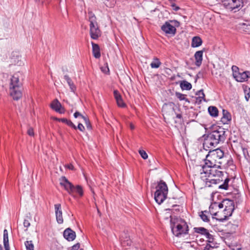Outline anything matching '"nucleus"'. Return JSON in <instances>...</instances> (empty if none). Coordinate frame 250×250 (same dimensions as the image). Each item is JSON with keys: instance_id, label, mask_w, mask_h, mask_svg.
I'll return each mask as SVG.
<instances>
[{"instance_id": "37", "label": "nucleus", "mask_w": 250, "mask_h": 250, "mask_svg": "<svg viewBox=\"0 0 250 250\" xmlns=\"http://www.w3.org/2000/svg\"><path fill=\"white\" fill-rule=\"evenodd\" d=\"M63 234H76V232L68 228L64 230Z\"/></svg>"}, {"instance_id": "44", "label": "nucleus", "mask_w": 250, "mask_h": 250, "mask_svg": "<svg viewBox=\"0 0 250 250\" xmlns=\"http://www.w3.org/2000/svg\"><path fill=\"white\" fill-rule=\"evenodd\" d=\"M80 245L79 243H77L72 247V250H83L82 249H80Z\"/></svg>"}, {"instance_id": "30", "label": "nucleus", "mask_w": 250, "mask_h": 250, "mask_svg": "<svg viewBox=\"0 0 250 250\" xmlns=\"http://www.w3.org/2000/svg\"><path fill=\"white\" fill-rule=\"evenodd\" d=\"M32 220V218L29 214V215H27L24 219L23 221V225L25 228H27L30 225V221Z\"/></svg>"}, {"instance_id": "4", "label": "nucleus", "mask_w": 250, "mask_h": 250, "mask_svg": "<svg viewBox=\"0 0 250 250\" xmlns=\"http://www.w3.org/2000/svg\"><path fill=\"white\" fill-rule=\"evenodd\" d=\"M22 83L20 82L18 74H14L11 78L10 93L15 100H18L22 96Z\"/></svg>"}, {"instance_id": "10", "label": "nucleus", "mask_w": 250, "mask_h": 250, "mask_svg": "<svg viewBox=\"0 0 250 250\" xmlns=\"http://www.w3.org/2000/svg\"><path fill=\"white\" fill-rule=\"evenodd\" d=\"M231 69L233 72V76L237 82H245L250 77V72L249 71L239 72V68L235 65H233Z\"/></svg>"}, {"instance_id": "9", "label": "nucleus", "mask_w": 250, "mask_h": 250, "mask_svg": "<svg viewBox=\"0 0 250 250\" xmlns=\"http://www.w3.org/2000/svg\"><path fill=\"white\" fill-rule=\"evenodd\" d=\"M220 209L225 208L222 211L226 219L230 216L234 209V203L232 200L226 199L224 200L221 203L218 205Z\"/></svg>"}, {"instance_id": "26", "label": "nucleus", "mask_w": 250, "mask_h": 250, "mask_svg": "<svg viewBox=\"0 0 250 250\" xmlns=\"http://www.w3.org/2000/svg\"><path fill=\"white\" fill-rule=\"evenodd\" d=\"M181 87L183 90H190L192 88V85L190 83L187 82L183 81L180 84Z\"/></svg>"}, {"instance_id": "13", "label": "nucleus", "mask_w": 250, "mask_h": 250, "mask_svg": "<svg viewBox=\"0 0 250 250\" xmlns=\"http://www.w3.org/2000/svg\"><path fill=\"white\" fill-rule=\"evenodd\" d=\"M161 29L167 34L174 35L176 33V28L168 22H166L161 27Z\"/></svg>"}, {"instance_id": "61", "label": "nucleus", "mask_w": 250, "mask_h": 250, "mask_svg": "<svg viewBox=\"0 0 250 250\" xmlns=\"http://www.w3.org/2000/svg\"><path fill=\"white\" fill-rule=\"evenodd\" d=\"M102 71H104V69H103L102 68Z\"/></svg>"}, {"instance_id": "19", "label": "nucleus", "mask_w": 250, "mask_h": 250, "mask_svg": "<svg viewBox=\"0 0 250 250\" xmlns=\"http://www.w3.org/2000/svg\"><path fill=\"white\" fill-rule=\"evenodd\" d=\"M203 51L200 50L196 52L194 54L195 59V64L197 66H200L202 63L203 60Z\"/></svg>"}, {"instance_id": "33", "label": "nucleus", "mask_w": 250, "mask_h": 250, "mask_svg": "<svg viewBox=\"0 0 250 250\" xmlns=\"http://www.w3.org/2000/svg\"><path fill=\"white\" fill-rule=\"evenodd\" d=\"M207 214H208V212L205 211L201 212V214L200 215L201 219L203 220L204 222H208V219Z\"/></svg>"}, {"instance_id": "31", "label": "nucleus", "mask_w": 250, "mask_h": 250, "mask_svg": "<svg viewBox=\"0 0 250 250\" xmlns=\"http://www.w3.org/2000/svg\"><path fill=\"white\" fill-rule=\"evenodd\" d=\"M8 235H3V245L5 250H10Z\"/></svg>"}, {"instance_id": "3", "label": "nucleus", "mask_w": 250, "mask_h": 250, "mask_svg": "<svg viewBox=\"0 0 250 250\" xmlns=\"http://www.w3.org/2000/svg\"><path fill=\"white\" fill-rule=\"evenodd\" d=\"M225 133L223 128L212 131L205 139L203 143L204 147H215L219 143H223L226 138Z\"/></svg>"}, {"instance_id": "47", "label": "nucleus", "mask_w": 250, "mask_h": 250, "mask_svg": "<svg viewBox=\"0 0 250 250\" xmlns=\"http://www.w3.org/2000/svg\"><path fill=\"white\" fill-rule=\"evenodd\" d=\"M184 243L187 248H192L194 247V245H192L191 242H185Z\"/></svg>"}, {"instance_id": "15", "label": "nucleus", "mask_w": 250, "mask_h": 250, "mask_svg": "<svg viewBox=\"0 0 250 250\" xmlns=\"http://www.w3.org/2000/svg\"><path fill=\"white\" fill-rule=\"evenodd\" d=\"M206 240L208 242L209 247L211 248V250H213L214 248H217L218 245L219 244V242L215 241V238H214V235H204Z\"/></svg>"}, {"instance_id": "57", "label": "nucleus", "mask_w": 250, "mask_h": 250, "mask_svg": "<svg viewBox=\"0 0 250 250\" xmlns=\"http://www.w3.org/2000/svg\"><path fill=\"white\" fill-rule=\"evenodd\" d=\"M0 250H3L1 245H0Z\"/></svg>"}, {"instance_id": "27", "label": "nucleus", "mask_w": 250, "mask_h": 250, "mask_svg": "<svg viewBox=\"0 0 250 250\" xmlns=\"http://www.w3.org/2000/svg\"><path fill=\"white\" fill-rule=\"evenodd\" d=\"M196 95L198 96V97L197 98L196 100L197 101H199V102H201L202 100H203L204 101H206L205 97V94L203 92V90L201 89L196 93Z\"/></svg>"}, {"instance_id": "17", "label": "nucleus", "mask_w": 250, "mask_h": 250, "mask_svg": "<svg viewBox=\"0 0 250 250\" xmlns=\"http://www.w3.org/2000/svg\"><path fill=\"white\" fill-rule=\"evenodd\" d=\"M51 108L60 113L64 112V109L62 107L61 103L57 99L54 100L51 104Z\"/></svg>"}, {"instance_id": "8", "label": "nucleus", "mask_w": 250, "mask_h": 250, "mask_svg": "<svg viewBox=\"0 0 250 250\" xmlns=\"http://www.w3.org/2000/svg\"><path fill=\"white\" fill-rule=\"evenodd\" d=\"M89 21L90 22V37L94 40L97 39L101 35V31L96 21V17L92 12H88Z\"/></svg>"}, {"instance_id": "34", "label": "nucleus", "mask_w": 250, "mask_h": 250, "mask_svg": "<svg viewBox=\"0 0 250 250\" xmlns=\"http://www.w3.org/2000/svg\"><path fill=\"white\" fill-rule=\"evenodd\" d=\"M176 96L177 98H178L180 100H185L187 102H189V101L188 100V99L186 98V95H184L182 93H179V92H176L175 93Z\"/></svg>"}, {"instance_id": "50", "label": "nucleus", "mask_w": 250, "mask_h": 250, "mask_svg": "<svg viewBox=\"0 0 250 250\" xmlns=\"http://www.w3.org/2000/svg\"><path fill=\"white\" fill-rule=\"evenodd\" d=\"M129 127H130V129L132 130L134 129L135 128L134 125L132 123L130 124Z\"/></svg>"}, {"instance_id": "6", "label": "nucleus", "mask_w": 250, "mask_h": 250, "mask_svg": "<svg viewBox=\"0 0 250 250\" xmlns=\"http://www.w3.org/2000/svg\"><path fill=\"white\" fill-rule=\"evenodd\" d=\"M171 228L172 232H177L176 234H186L188 233V227L187 223L180 219L171 217Z\"/></svg>"}, {"instance_id": "58", "label": "nucleus", "mask_w": 250, "mask_h": 250, "mask_svg": "<svg viewBox=\"0 0 250 250\" xmlns=\"http://www.w3.org/2000/svg\"><path fill=\"white\" fill-rule=\"evenodd\" d=\"M36 2H39L40 0H34Z\"/></svg>"}, {"instance_id": "28", "label": "nucleus", "mask_w": 250, "mask_h": 250, "mask_svg": "<svg viewBox=\"0 0 250 250\" xmlns=\"http://www.w3.org/2000/svg\"><path fill=\"white\" fill-rule=\"evenodd\" d=\"M19 56L17 53H13L11 59L13 60V62L15 64L21 65V63L19 62Z\"/></svg>"}, {"instance_id": "24", "label": "nucleus", "mask_w": 250, "mask_h": 250, "mask_svg": "<svg viewBox=\"0 0 250 250\" xmlns=\"http://www.w3.org/2000/svg\"><path fill=\"white\" fill-rule=\"evenodd\" d=\"M209 114L212 117H216L218 114V109L215 106H211L208 108Z\"/></svg>"}, {"instance_id": "35", "label": "nucleus", "mask_w": 250, "mask_h": 250, "mask_svg": "<svg viewBox=\"0 0 250 250\" xmlns=\"http://www.w3.org/2000/svg\"><path fill=\"white\" fill-rule=\"evenodd\" d=\"M114 96L116 102L122 99L121 95L117 90L114 91Z\"/></svg>"}, {"instance_id": "60", "label": "nucleus", "mask_w": 250, "mask_h": 250, "mask_svg": "<svg viewBox=\"0 0 250 250\" xmlns=\"http://www.w3.org/2000/svg\"><path fill=\"white\" fill-rule=\"evenodd\" d=\"M123 243V244L124 245V246H125V241H124Z\"/></svg>"}, {"instance_id": "32", "label": "nucleus", "mask_w": 250, "mask_h": 250, "mask_svg": "<svg viewBox=\"0 0 250 250\" xmlns=\"http://www.w3.org/2000/svg\"><path fill=\"white\" fill-rule=\"evenodd\" d=\"M26 250H34V245L32 241H27L25 242Z\"/></svg>"}, {"instance_id": "14", "label": "nucleus", "mask_w": 250, "mask_h": 250, "mask_svg": "<svg viewBox=\"0 0 250 250\" xmlns=\"http://www.w3.org/2000/svg\"><path fill=\"white\" fill-rule=\"evenodd\" d=\"M56 217L57 222L59 224H62L63 222L61 205L60 204H55L54 206Z\"/></svg>"}, {"instance_id": "41", "label": "nucleus", "mask_w": 250, "mask_h": 250, "mask_svg": "<svg viewBox=\"0 0 250 250\" xmlns=\"http://www.w3.org/2000/svg\"><path fill=\"white\" fill-rule=\"evenodd\" d=\"M83 120L87 128L88 129H90L91 126L90 125L89 120L85 117L83 118Z\"/></svg>"}, {"instance_id": "52", "label": "nucleus", "mask_w": 250, "mask_h": 250, "mask_svg": "<svg viewBox=\"0 0 250 250\" xmlns=\"http://www.w3.org/2000/svg\"><path fill=\"white\" fill-rule=\"evenodd\" d=\"M3 234H8V231L7 229H4L3 230Z\"/></svg>"}, {"instance_id": "22", "label": "nucleus", "mask_w": 250, "mask_h": 250, "mask_svg": "<svg viewBox=\"0 0 250 250\" xmlns=\"http://www.w3.org/2000/svg\"><path fill=\"white\" fill-rule=\"evenodd\" d=\"M64 79L66 80L69 85L71 91L74 92L76 88L71 78L68 75H66L64 76Z\"/></svg>"}, {"instance_id": "43", "label": "nucleus", "mask_w": 250, "mask_h": 250, "mask_svg": "<svg viewBox=\"0 0 250 250\" xmlns=\"http://www.w3.org/2000/svg\"><path fill=\"white\" fill-rule=\"evenodd\" d=\"M27 133L28 135L30 136H33L34 135V132L33 128L32 127H29V128L27 130Z\"/></svg>"}, {"instance_id": "29", "label": "nucleus", "mask_w": 250, "mask_h": 250, "mask_svg": "<svg viewBox=\"0 0 250 250\" xmlns=\"http://www.w3.org/2000/svg\"><path fill=\"white\" fill-rule=\"evenodd\" d=\"M60 121L64 123H65L68 126L71 127L72 128L75 129H77V127L76 126V125L70 120H68L65 118H62L60 120Z\"/></svg>"}, {"instance_id": "40", "label": "nucleus", "mask_w": 250, "mask_h": 250, "mask_svg": "<svg viewBox=\"0 0 250 250\" xmlns=\"http://www.w3.org/2000/svg\"><path fill=\"white\" fill-rule=\"evenodd\" d=\"M63 236L68 241H72L75 239L76 235H63Z\"/></svg>"}, {"instance_id": "49", "label": "nucleus", "mask_w": 250, "mask_h": 250, "mask_svg": "<svg viewBox=\"0 0 250 250\" xmlns=\"http://www.w3.org/2000/svg\"><path fill=\"white\" fill-rule=\"evenodd\" d=\"M211 250V248L209 247L208 244L207 243V245H206V246L205 247H204L203 250Z\"/></svg>"}, {"instance_id": "2", "label": "nucleus", "mask_w": 250, "mask_h": 250, "mask_svg": "<svg viewBox=\"0 0 250 250\" xmlns=\"http://www.w3.org/2000/svg\"><path fill=\"white\" fill-rule=\"evenodd\" d=\"M224 152L220 149L217 148L210 150L206 156L204 165L200 167L201 170H205V172L207 173V168H220Z\"/></svg>"}, {"instance_id": "18", "label": "nucleus", "mask_w": 250, "mask_h": 250, "mask_svg": "<svg viewBox=\"0 0 250 250\" xmlns=\"http://www.w3.org/2000/svg\"><path fill=\"white\" fill-rule=\"evenodd\" d=\"M222 112L223 116L221 121L223 124H228L231 120V116L227 110L223 109Z\"/></svg>"}, {"instance_id": "56", "label": "nucleus", "mask_w": 250, "mask_h": 250, "mask_svg": "<svg viewBox=\"0 0 250 250\" xmlns=\"http://www.w3.org/2000/svg\"><path fill=\"white\" fill-rule=\"evenodd\" d=\"M98 214L101 215V212H100V211L99 210V209H98Z\"/></svg>"}, {"instance_id": "62", "label": "nucleus", "mask_w": 250, "mask_h": 250, "mask_svg": "<svg viewBox=\"0 0 250 250\" xmlns=\"http://www.w3.org/2000/svg\"><path fill=\"white\" fill-rule=\"evenodd\" d=\"M102 71H104V69H103L102 68Z\"/></svg>"}, {"instance_id": "21", "label": "nucleus", "mask_w": 250, "mask_h": 250, "mask_svg": "<svg viewBox=\"0 0 250 250\" xmlns=\"http://www.w3.org/2000/svg\"><path fill=\"white\" fill-rule=\"evenodd\" d=\"M202 41L199 37H194L192 38L191 46L192 47H197L202 44Z\"/></svg>"}, {"instance_id": "5", "label": "nucleus", "mask_w": 250, "mask_h": 250, "mask_svg": "<svg viewBox=\"0 0 250 250\" xmlns=\"http://www.w3.org/2000/svg\"><path fill=\"white\" fill-rule=\"evenodd\" d=\"M60 185L63 187L64 189L68 193L73 197H76V194H78L80 196L83 195V190L81 186H74L70 183L64 176L61 178Z\"/></svg>"}, {"instance_id": "7", "label": "nucleus", "mask_w": 250, "mask_h": 250, "mask_svg": "<svg viewBox=\"0 0 250 250\" xmlns=\"http://www.w3.org/2000/svg\"><path fill=\"white\" fill-rule=\"evenodd\" d=\"M156 189V190L154 193V199L158 204H161L167 197L168 187L165 182L161 180L158 182Z\"/></svg>"}, {"instance_id": "53", "label": "nucleus", "mask_w": 250, "mask_h": 250, "mask_svg": "<svg viewBox=\"0 0 250 250\" xmlns=\"http://www.w3.org/2000/svg\"><path fill=\"white\" fill-rule=\"evenodd\" d=\"M131 244V241L130 240H127V245H130Z\"/></svg>"}, {"instance_id": "36", "label": "nucleus", "mask_w": 250, "mask_h": 250, "mask_svg": "<svg viewBox=\"0 0 250 250\" xmlns=\"http://www.w3.org/2000/svg\"><path fill=\"white\" fill-rule=\"evenodd\" d=\"M114 96L116 102L122 99L121 95L117 90L114 91Z\"/></svg>"}, {"instance_id": "55", "label": "nucleus", "mask_w": 250, "mask_h": 250, "mask_svg": "<svg viewBox=\"0 0 250 250\" xmlns=\"http://www.w3.org/2000/svg\"><path fill=\"white\" fill-rule=\"evenodd\" d=\"M179 9V8L178 7H176L175 8H174V10L177 11Z\"/></svg>"}, {"instance_id": "45", "label": "nucleus", "mask_w": 250, "mask_h": 250, "mask_svg": "<svg viewBox=\"0 0 250 250\" xmlns=\"http://www.w3.org/2000/svg\"><path fill=\"white\" fill-rule=\"evenodd\" d=\"M74 116L75 118H78V117H81L83 119V117H85L84 116H83V115H82L78 111H76V112L74 113Z\"/></svg>"}, {"instance_id": "48", "label": "nucleus", "mask_w": 250, "mask_h": 250, "mask_svg": "<svg viewBox=\"0 0 250 250\" xmlns=\"http://www.w3.org/2000/svg\"><path fill=\"white\" fill-rule=\"evenodd\" d=\"M65 167L70 170H74V167L71 164L65 165Z\"/></svg>"}, {"instance_id": "51", "label": "nucleus", "mask_w": 250, "mask_h": 250, "mask_svg": "<svg viewBox=\"0 0 250 250\" xmlns=\"http://www.w3.org/2000/svg\"><path fill=\"white\" fill-rule=\"evenodd\" d=\"M176 117L179 119H181L182 118V115L181 114H177Z\"/></svg>"}, {"instance_id": "23", "label": "nucleus", "mask_w": 250, "mask_h": 250, "mask_svg": "<svg viewBox=\"0 0 250 250\" xmlns=\"http://www.w3.org/2000/svg\"><path fill=\"white\" fill-rule=\"evenodd\" d=\"M194 233H199L200 234H209L208 231L204 228L199 227L194 228Z\"/></svg>"}, {"instance_id": "39", "label": "nucleus", "mask_w": 250, "mask_h": 250, "mask_svg": "<svg viewBox=\"0 0 250 250\" xmlns=\"http://www.w3.org/2000/svg\"><path fill=\"white\" fill-rule=\"evenodd\" d=\"M139 154L144 159H146L148 157L147 154L146 152L144 150H140Z\"/></svg>"}, {"instance_id": "12", "label": "nucleus", "mask_w": 250, "mask_h": 250, "mask_svg": "<svg viewBox=\"0 0 250 250\" xmlns=\"http://www.w3.org/2000/svg\"><path fill=\"white\" fill-rule=\"evenodd\" d=\"M224 5L227 9L236 12L243 6L242 0H225Z\"/></svg>"}, {"instance_id": "59", "label": "nucleus", "mask_w": 250, "mask_h": 250, "mask_svg": "<svg viewBox=\"0 0 250 250\" xmlns=\"http://www.w3.org/2000/svg\"><path fill=\"white\" fill-rule=\"evenodd\" d=\"M202 235H197V237H199L200 238V239H201L202 238H200V236H201Z\"/></svg>"}, {"instance_id": "16", "label": "nucleus", "mask_w": 250, "mask_h": 250, "mask_svg": "<svg viewBox=\"0 0 250 250\" xmlns=\"http://www.w3.org/2000/svg\"><path fill=\"white\" fill-rule=\"evenodd\" d=\"M213 208H209V212L211 215L214 216L215 217H212L213 218H215L216 220L223 221L224 220H226V218L223 212L222 211H218L214 213L212 210Z\"/></svg>"}, {"instance_id": "20", "label": "nucleus", "mask_w": 250, "mask_h": 250, "mask_svg": "<svg viewBox=\"0 0 250 250\" xmlns=\"http://www.w3.org/2000/svg\"><path fill=\"white\" fill-rule=\"evenodd\" d=\"M92 52L95 58L98 59L101 57L100 47L97 44L92 42Z\"/></svg>"}, {"instance_id": "54", "label": "nucleus", "mask_w": 250, "mask_h": 250, "mask_svg": "<svg viewBox=\"0 0 250 250\" xmlns=\"http://www.w3.org/2000/svg\"><path fill=\"white\" fill-rule=\"evenodd\" d=\"M243 151L244 154H245L246 151H247V149L243 148Z\"/></svg>"}, {"instance_id": "42", "label": "nucleus", "mask_w": 250, "mask_h": 250, "mask_svg": "<svg viewBox=\"0 0 250 250\" xmlns=\"http://www.w3.org/2000/svg\"><path fill=\"white\" fill-rule=\"evenodd\" d=\"M117 102V104H118V105L119 106V107H125V103L123 102V99H121L119 101H118Z\"/></svg>"}, {"instance_id": "25", "label": "nucleus", "mask_w": 250, "mask_h": 250, "mask_svg": "<svg viewBox=\"0 0 250 250\" xmlns=\"http://www.w3.org/2000/svg\"><path fill=\"white\" fill-rule=\"evenodd\" d=\"M161 64V62L157 58H154L153 61L150 63V66L152 68H157L160 67Z\"/></svg>"}, {"instance_id": "11", "label": "nucleus", "mask_w": 250, "mask_h": 250, "mask_svg": "<svg viewBox=\"0 0 250 250\" xmlns=\"http://www.w3.org/2000/svg\"><path fill=\"white\" fill-rule=\"evenodd\" d=\"M231 250H242V247L236 241L233 235H226L225 237H221Z\"/></svg>"}, {"instance_id": "38", "label": "nucleus", "mask_w": 250, "mask_h": 250, "mask_svg": "<svg viewBox=\"0 0 250 250\" xmlns=\"http://www.w3.org/2000/svg\"><path fill=\"white\" fill-rule=\"evenodd\" d=\"M63 234H76V232L68 228L64 230Z\"/></svg>"}, {"instance_id": "46", "label": "nucleus", "mask_w": 250, "mask_h": 250, "mask_svg": "<svg viewBox=\"0 0 250 250\" xmlns=\"http://www.w3.org/2000/svg\"><path fill=\"white\" fill-rule=\"evenodd\" d=\"M77 128H78L81 131H83V132L84 130V129H85L84 126L81 123H79Z\"/></svg>"}, {"instance_id": "1", "label": "nucleus", "mask_w": 250, "mask_h": 250, "mask_svg": "<svg viewBox=\"0 0 250 250\" xmlns=\"http://www.w3.org/2000/svg\"><path fill=\"white\" fill-rule=\"evenodd\" d=\"M208 172L205 170H201L200 169L201 178L205 183V186L207 187H213L218 185L219 189L227 190L229 187V182L230 179L226 178L223 182V173L222 171L215 168H207Z\"/></svg>"}]
</instances>
